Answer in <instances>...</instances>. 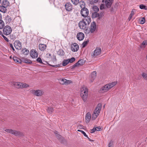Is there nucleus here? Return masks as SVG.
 <instances>
[{
  "label": "nucleus",
  "instance_id": "obj_1",
  "mask_svg": "<svg viewBox=\"0 0 147 147\" xmlns=\"http://www.w3.org/2000/svg\"><path fill=\"white\" fill-rule=\"evenodd\" d=\"M102 107V105L99 103L96 107L92 114V119L94 120L99 115Z\"/></svg>",
  "mask_w": 147,
  "mask_h": 147
},
{
  "label": "nucleus",
  "instance_id": "obj_2",
  "mask_svg": "<svg viewBox=\"0 0 147 147\" xmlns=\"http://www.w3.org/2000/svg\"><path fill=\"white\" fill-rule=\"evenodd\" d=\"M96 23L95 22H92L91 24L90 27L86 28L84 31V32L86 34H88L90 33H93L96 29Z\"/></svg>",
  "mask_w": 147,
  "mask_h": 147
},
{
  "label": "nucleus",
  "instance_id": "obj_3",
  "mask_svg": "<svg viewBox=\"0 0 147 147\" xmlns=\"http://www.w3.org/2000/svg\"><path fill=\"white\" fill-rule=\"evenodd\" d=\"M80 95L83 100L85 102L86 101L88 95V89L85 87H82L80 90Z\"/></svg>",
  "mask_w": 147,
  "mask_h": 147
},
{
  "label": "nucleus",
  "instance_id": "obj_4",
  "mask_svg": "<svg viewBox=\"0 0 147 147\" xmlns=\"http://www.w3.org/2000/svg\"><path fill=\"white\" fill-rule=\"evenodd\" d=\"M116 84V82H114L105 85L101 88L102 92H105L114 86Z\"/></svg>",
  "mask_w": 147,
  "mask_h": 147
},
{
  "label": "nucleus",
  "instance_id": "obj_5",
  "mask_svg": "<svg viewBox=\"0 0 147 147\" xmlns=\"http://www.w3.org/2000/svg\"><path fill=\"white\" fill-rule=\"evenodd\" d=\"M4 131L15 135L16 136H21L22 135V134L20 131L13 130L11 129H6Z\"/></svg>",
  "mask_w": 147,
  "mask_h": 147
},
{
  "label": "nucleus",
  "instance_id": "obj_6",
  "mask_svg": "<svg viewBox=\"0 0 147 147\" xmlns=\"http://www.w3.org/2000/svg\"><path fill=\"white\" fill-rule=\"evenodd\" d=\"M101 49L100 48H96L93 52L91 54V56L93 58H95L99 55L101 53Z\"/></svg>",
  "mask_w": 147,
  "mask_h": 147
},
{
  "label": "nucleus",
  "instance_id": "obj_7",
  "mask_svg": "<svg viewBox=\"0 0 147 147\" xmlns=\"http://www.w3.org/2000/svg\"><path fill=\"white\" fill-rule=\"evenodd\" d=\"M12 29L9 26H6L3 29V34L6 35L9 34L11 32Z\"/></svg>",
  "mask_w": 147,
  "mask_h": 147
},
{
  "label": "nucleus",
  "instance_id": "obj_8",
  "mask_svg": "<svg viewBox=\"0 0 147 147\" xmlns=\"http://www.w3.org/2000/svg\"><path fill=\"white\" fill-rule=\"evenodd\" d=\"M80 13L82 16L86 17L89 14V11L87 8L84 7L82 9Z\"/></svg>",
  "mask_w": 147,
  "mask_h": 147
},
{
  "label": "nucleus",
  "instance_id": "obj_9",
  "mask_svg": "<svg viewBox=\"0 0 147 147\" xmlns=\"http://www.w3.org/2000/svg\"><path fill=\"white\" fill-rule=\"evenodd\" d=\"M64 6L67 11H72L73 9V5L70 2H68L66 3Z\"/></svg>",
  "mask_w": 147,
  "mask_h": 147
},
{
  "label": "nucleus",
  "instance_id": "obj_10",
  "mask_svg": "<svg viewBox=\"0 0 147 147\" xmlns=\"http://www.w3.org/2000/svg\"><path fill=\"white\" fill-rule=\"evenodd\" d=\"M59 82L61 84H68L72 83L70 80H68L65 79H60L59 80Z\"/></svg>",
  "mask_w": 147,
  "mask_h": 147
},
{
  "label": "nucleus",
  "instance_id": "obj_11",
  "mask_svg": "<svg viewBox=\"0 0 147 147\" xmlns=\"http://www.w3.org/2000/svg\"><path fill=\"white\" fill-rule=\"evenodd\" d=\"M14 46L16 49L20 50L21 48V43L19 40H16L14 43Z\"/></svg>",
  "mask_w": 147,
  "mask_h": 147
},
{
  "label": "nucleus",
  "instance_id": "obj_12",
  "mask_svg": "<svg viewBox=\"0 0 147 147\" xmlns=\"http://www.w3.org/2000/svg\"><path fill=\"white\" fill-rule=\"evenodd\" d=\"M30 55L31 57L33 58H36L38 57V54L36 50L32 49L30 51Z\"/></svg>",
  "mask_w": 147,
  "mask_h": 147
},
{
  "label": "nucleus",
  "instance_id": "obj_13",
  "mask_svg": "<svg viewBox=\"0 0 147 147\" xmlns=\"http://www.w3.org/2000/svg\"><path fill=\"white\" fill-rule=\"evenodd\" d=\"M85 63L83 59H81L78 61V62L75 63L73 66V68H75L76 67H78L83 65Z\"/></svg>",
  "mask_w": 147,
  "mask_h": 147
},
{
  "label": "nucleus",
  "instance_id": "obj_14",
  "mask_svg": "<svg viewBox=\"0 0 147 147\" xmlns=\"http://www.w3.org/2000/svg\"><path fill=\"white\" fill-rule=\"evenodd\" d=\"M79 48L78 45L76 43H74L71 47V50L73 52H76L78 51Z\"/></svg>",
  "mask_w": 147,
  "mask_h": 147
},
{
  "label": "nucleus",
  "instance_id": "obj_15",
  "mask_svg": "<svg viewBox=\"0 0 147 147\" xmlns=\"http://www.w3.org/2000/svg\"><path fill=\"white\" fill-rule=\"evenodd\" d=\"M113 1V0H105L104 2L106 7L108 8H109L111 7Z\"/></svg>",
  "mask_w": 147,
  "mask_h": 147
},
{
  "label": "nucleus",
  "instance_id": "obj_16",
  "mask_svg": "<svg viewBox=\"0 0 147 147\" xmlns=\"http://www.w3.org/2000/svg\"><path fill=\"white\" fill-rule=\"evenodd\" d=\"M79 26L81 29H85L87 26L86 23L84 22L82 20L80 21L78 23Z\"/></svg>",
  "mask_w": 147,
  "mask_h": 147
},
{
  "label": "nucleus",
  "instance_id": "obj_17",
  "mask_svg": "<svg viewBox=\"0 0 147 147\" xmlns=\"http://www.w3.org/2000/svg\"><path fill=\"white\" fill-rule=\"evenodd\" d=\"M96 71L92 72L90 76V81L92 82L95 79L96 76Z\"/></svg>",
  "mask_w": 147,
  "mask_h": 147
},
{
  "label": "nucleus",
  "instance_id": "obj_18",
  "mask_svg": "<svg viewBox=\"0 0 147 147\" xmlns=\"http://www.w3.org/2000/svg\"><path fill=\"white\" fill-rule=\"evenodd\" d=\"M84 37V34L82 32H80L77 34V38L79 40H82Z\"/></svg>",
  "mask_w": 147,
  "mask_h": 147
},
{
  "label": "nucleus",
  "instance_id": "obj_19",
  "mask_svg": "<svg viewBox=\"0 0 147 147\" xmlns=\"http://www.w3.org/2000/svg\"><path fill=\"white\" fill-rule=\"evenodd\" d=\"M82 20L83 21L86 23L87 25H88L91 22V18L90 17L86 16Z\"/></svg>",
  "mask_w": 147,
  "mask_h": 147
},
{
  "label": "nucleus",
  "instance_id": "obj_20",
  "mask_svg": "<svg viewBox=\"0 0 147 147\" xmlns=\"http://www.w3.org/2000/svg\"><path fill=\"white\" fill-rule=\"evenodd\" d=\"M13 85L17 88H22V83L18 82H13Z\"/></svg>",
  "mask_w": 147,
  "mask_h": 147
},
{
  "label": "nucleus",
  "instance_id": "obj_21",
  "mask_svg": "<svg viewBox=\"0 0 147 147\" xmlns=\"http://www.w3.org/2000/svg\"><path fill=\"white\" fill-rule=\"evenodd\" d=\"M91 117V115L90 113H87L85 119L86 122L87 123H88L90 121Z\"/></svg>",
  "mask_w": 147,
  "mask_h": 147
},
{
  "label": "nucleus",
  "instance_id": "obj_22",
  "mask_svg": "<svg viewBox=\"0 0 147 147\" xmlns=\"http://www.w3.org/2000/svg\"><path fill=\"white\" fill-rule=\"evenodd\" d=\"M7 7L1 5H0V11L3 13H5L7 11Z\"/></svg>",
  "mask_w": 147,
  "mask_h": 147
},
{
  "label": "nucleus",
  "instance_id": "obj_23",
  "mask_svg": "<svg viewBox=\"0 0 147 147\" xmlns=\"http://www.w3.org/2000/svg\"><path fill=\"white\" fill-rule=\"evenodd\" d=\"M46 45L44 44H40L38 46L39 49L42 51H44L46 49Z\"/></svg>",
  "mask_w": 147,
  "mask_h": 147
},
{
  "label": "nucleus",
  "instance_id": "obj_24",
  "mask_svg": "<svg viewBox=\"0 0 147 147\" xmlns=\"http://www.w3.org/2000/svg\"><path fill=\"white\" fill-rule=\"evenodd\" d=\"M9 2L7 0L3 1L1 5L7 7L9 6Z\"/></svg>",
  "mask_w": 147,
  "mask_h": 147
},
{
  "label": "nucleus",
  "instance_id": "obj_25",
  "mask_svg": "<svg viewBox=\"0 0 147 147\" xmlns=\"http://www.w3.org/2000/svg\"><path fill=\"white\" fill-rule=\"evenodd\" d=\"M21 52L24 55H27L29 53V50L26 48L23 49Z\"/></svg>",
  "mask_w": 147,
  "mask_h": 147
},
{
  "label": "nucleus",
  "instance_id": "obj_26",
  "mask_svg": "<svg viewBox=\"0 0 147 147\" xmlns=\"http://www.w3.org/2000/svg\"><path fill=\"white\" fill-rule=\"evenodd\" d=\"M12 18L7 15L5 17V22L7 23H10L12 20Z\"/></svg>",
  "mask_w": 147,
  "mask_h": 147
},
{
  "label": "nucleus",
  "instance_id": "obj_27",
  "mask_svg": "<svg viewBox=\"0 0 147 147\" xmlns=\"http://www.w3.org/2000/svg\"><path fill=\"white\" fill-rule=\"evenodd\" d=\"M34 94L36 96H40L42 94V92L41 90H37L35 92Z\"/></svg>",
  "mask_w": 147,
  "mask_h": 147
},
{
  "label": "nucleus",
  "instance_id": "obj_28",
  "mask_svg": "<svg viewBox=\"0 0 147 147\" xmlns=\"http://www.w3.org/2000/svg\"><path fill=\"white\" fill-rule=\"evenodd\" d=\"M13 59L14 61L16 63H21V60L19 58L16 57H13Z\"/></svg>",
  "mask_w": 147,
  "mask_h": 147
},
{
  "label": "nucleus",
  "instance_id": "obj_29",
  "mask_svg": "<svg viewBox=\"0 0 147 147\" xmlns=\"http://www.w3.org/2000/svg\"><path fill=\"white\" fill-rule=\"evenodd\" d=\"M57 54L60 56H63L65 54L64 51L62 49H59L57 52Z\"/></svg>",
  "mask_w": 147,
  "mask_h": 147
},
{
  "label": "nucleus",
  "instance_id": "obj_30",
  "mask_svg": "<svg viewBox=\"0 0 147 147\" xmlns=\"http://www.w3.org/2000/svg\"><path fill=\"white\" fill-rule=\"evenodd\" d=\"M5 26L4 22L2 20H0V29H2Z\"/></svg>",
  "mask_w": 147,
  "mask_h": 147
},
{
  "label": "nucleus",
  "instance_id": "obj_31",
  "mask_svg": "<svg viewBox=\"0 0 147 147\" xmlns=\"http://www.w3.org/2000/svg\"><path fill=\"white\" fill-rule=\"evenodd\" d=\"M72 3L75 5H77L79 3V0H71Z\"/></svg>",
  "mask_w": 147,
  "mask_h": 147
},
{
  "label": "nucleus",
  "instance_id": "obj_32",
  "mask_svg": "<svg viewBox=\"0 0 147 147\" xmlns=\"http://www.w3.org/2000/svg\"><path fill=\"white\" fill-rule=\"evenodd\" d=\"M69 60L68 59L64 60L62 63V65L63 66H65L67 65L69 63Z\"/></svg>",
  "mask_w": 147,
  "mask_h": 147
},
{
  "label": "nucleus",
  "instance_id": "obj_33",
  "mask_svg": "<svg viewBox=\"0 0 147 147\" xmlns=\"http://www.w3.org/2000/svg\"><path fill=\"white\" fill-rule=\"evenodd\" d=\"M53 109L51 107L48 108L47 109V112L50 114L51 113L53 112Z\"/></svg>",
  "mask_w": 147,
  "mask_h": 147
},
{
  "label": "nucleus",
  "instance_id": "obj_34",
  "mask_svg": "<svg viewBox=\"0 0 147 147\" xmlns=\"http://www.w3.org/2000/svg\"><path fill=\"white\" fill-rule=\"evenodd\" d=\"M145 22V19L144 18H142L140 19V23L141 24H144Z\"/></svg>",
  "mask_w": 147,
  "mask_h": 147
},
{
  "label": "nucleus",
  "instance_id": "obj_35",
  "mask_svg": "<svg viewBox=\"0 0 147 147\" xmlns=\"http://www.w3.org/2000/svg\"><path fill=\"white\" fill-rule=\"evenodd\" d=\"M147 45V40H145L143 41L142 44V47H145V46Z\"/></svg>",
  "mask_w": 147,
  "mask_h": 147
},
{
  "label": "nucleus",
  "instance_id": "obj_36",
  "mask_svg": "<svg viewBox=\"0 0 147 147\" xmlns=\"http://www.w3.org/2000/svg\"><path fill=\"white\" fill-rule=\"evenodd\" d=\"M143 78L145 80L147 79V74L146 73H143L142 74Z\"/></svg>",
  "mask_w": 147,
  "mask_h": 147
},
{
  "label": "nucleus",
  "instance_id": "obj_37",
  "mask_svg": "<svg viewBox=\"0 0 147 147\" xmlns=\"http://www.w3.org/2000/svg\"><path fill=\"white\" fill-rule=\"evenodd\" d=\"M69 63H72L75 60V59L74 57H72L70 59H68Z\"/></svg>",
  "mask_w": 147,
  "mask_h": 147
},
{
  "label": "nucleus",
  "instance_id": "obj_38",
  "mask_svg": "<svg viewBox=\"0 0 147 147\" xmlns=\"http://www.w3.org/2000/svg\"><path fill=\"white\" fill-rule=\"evenodd\" d=\"M93 9L95 12L98 11L99 9L98 8L97 6H94L93 7Z\"/></svg>",
  "mask_w": 147,
  "mask_h": 147
},
{
  "label": "nucleus",
  "instance_id": "obj_39",
  "mask_svg": "<svg viewBox=\"0 0 147 147\" xmlns=\"http://www.w3.org/2000/svg\"><path fill=\"white\" fill-rule=\"evenodd\" d=\"M29 85L27 84L22 83V88H26Z\"/></svg>",
  "mask_w": 147,
  "mask_h": 147
},
{
  "label": "nucleus",
  "instance_id": "obj_40",
  "mask_svg": "<svg viewBox=\"0 0 147 147\" xmlns=\"http://www.w3.org/2000/svg\"><path fill=\"white\" fill-rule=\"evenodd\" d=\"M146 6L142 4H141L140 5V8L141 9H146Z\"/></svg>",
  "mask_w": 147,
  "mask_h": 147
},
{
  "label": "nucleus",
  "instance_id": "obj_41",
  "mask_svg": "<svg viewBox=\"0 0 147 147\" xmlns=\"http://www.w3.org/2000/svg\"><path fill=\"white\" fill-rule=\"evenodd\" d=\"M93 16L94 18H96L98 17L99 14L98 13L96 12H95L93 14Z\"/></svg>",
  "mask_w": 147,
  "mask_h": 147
},
{
  "label": "nucleus",
  "instance_id": "obj_42",
  "mask_svg": "<svg viewBox=\"0 0 147 147\" xmlns=\"http://www.w3.org/2000/svg\"><path fill=\"white\" fill-rule=\"evenodd\" d=\"M88 41H84L82 44L83 47H84L87 45Z\"/></svg>",
  "mask_w": 147,
  "mask_h": 147
},
{
  "label": "nucleus",
  "instance_id": "obj_43",
  "mask_svg": "<svg viewBox=\"0 0 147 147\" xmlns=\"http://www.w3.org/2000/svg\"><path fill=\"white\" fill-rule=\"evenodd\" d=\"M24 62L26 63H31V61L28 60V59H25L24 61Z\"/></svg>",
  "mask_w": 147,
  "mask_h": 147
},
{
  "label": "nucleus",
  "instance_id": "obj_44",
  "mask_svg": "<svg viewBox=\"0 0 147 147\" xmlns=\"http://www.w3.org/2000/svg\"><path fill=\"white\" fill-rule=\"evenodd\" d=\"M82 4L80 3V7L82 9L83 8L85 7H84V5H85V3L84 1H82Z\"/></svg>",
  "mask_w": 147,
  "mask_h": 147
},
{
  "label": "nucleus",
  "instance_id": "obj_45",
  "mask_svg": "<svg viewBox=\"0 0 147 147\" xmlns=\"http://www.w3.org/2000/svg\"><path fill=\"white\" fill-rule=\"evenodd\" d=\"M105 5L103 4H101L100 6V9H103L105 8Z\"/></svg>",
  "mask_w": 147,
  "mask_h": 147
},
{
  "label": "nucleus",
  "instance_id": "obj_46",
  "mask_svg": "<svg viewBox=\"0 0 147 147\" xmlns=\"http://www.w3.org/2000/svg\"><path fill=\"white\" fill-rule=\"evenodd\" d=\"M135 9H133L131 12V13L130 14V15L131 16H132L135 13Z\"/></svg>",
  "mask_w": 147,
  "mask_h": 147
},
{
  "label": "nucleus",
  "instance_id": "obj_47",
  "mask_svg": "<svg viewBox=\"0 0 147 147\" xmlns=\"http://www.w3.org/2000/svg\"><path fill=\"white\" fill-rule=\"evenodd\" d=\"M36 61L40 63H42V60L40 58H39V57L37 59Z\"/></svg>",
  "mask_w": 147,
  "mask_h": 147
},
{
  "label": "nucleus",
  "instance_id": "obj_48",
  "mask_svg": "<svg viewBox=\"0 0 147 147\" xmlns=\"http://www.w3.org/2000/svg\"><path fill=\"white\" fill-rule=\"evenodd\" d=\"M2 36H3L4 40H5L7 42H8L9 40L6 37L4 36L3 34L2 35Z\"/></svg>",
  "mask_w": 147,
  "mask_h": 147
},
{
  "label": "nucleus",
  "instance_id": "obj_49",
  "mask_svg": "<svg viewBox=\"0 0 147 147\" xmlns=\"http://www.w3.org/2000/svg\"><path fill=\"white\" fill-rule=\"evenodd\" d=\"M81 133L84 135L87 138H88V136L86 134L85 132L82 131H81Z\"/></svg>",
  "mask_w": 147,
  "mask_h": 147
},
{
  "label": "nucleus",
  "instance_id": "obj_50",
  "mask_svg": "<svg viewBox=\"0 0 147 147\" xmlns=\"http://www.w3.org/2000/svg\"><path fill=\"white\" fill-rule=\"evenodd\" d=\"M96 129L94 127L93 129L91 130L90 132L92 133H93L96 131Z\"/></svg>",
  "mask_w": 147,
  "mask_h": 147
},
{
  "label": "nucleus",
  "instance_id": "obj_51",
  "mask_svg": "<svg viewBox=\"0 0 147 147\" xmlns=\"http://www.w3.org/2000/svg\"><path fill=\"white\" fill-rule=\"evenodd\" d=\"M9 46L10 47H11V48L12 49V50L14 51L15 50L14 49V47H13V45L12 44H9Z\"/></svg>",
  "mask_w": 147,
  "mask_h": 147
},
{
  "label": "nucleus",
  "instance_id": "obj_52",
  "mask_svg": "<svg viewBox=\"0 0 147 147\" xmlns=\"http://www.w3.org/2000/svg\"><path fill=\"white\" fill-rule=\"evenodd\" d=\"M95 129H96V131H100V128L99 127H95Z\"/></svg>",
  "mask_w": 147,
  "mask_h": 147
},
{
  "label": "nucleus",
  "instance_id": "obj_53",
  "mask_svg": "<svg viewBox=\"0 0 147 147\" xmlns=\"http://www.w3.org/2000/svg\"><path fill=\"white\" fill-rule=\"evenodd\" d=\"M51 66H52L53 67H58V65H51Z\"/></svg>",
  "mask_w": 147,
  "mask_h": 147
},
{
  "label": "nucleus",
  "instance_id": "obj_54",
  "mask_svg": "<svg viewBox=\"0 0 147 147\" xmlns=\"http://www.w3.org/2000/svg\"><path fill=\"white\" fill-rule=\"evenodd\" d=\"M112 146V144L111 142L109 143L108 144V147H111Z\"/></svg>",
  "mask_w": 147,
  "mask_h": 147
},
{
  "label": "nucleus",
  "instance_id": "obj_55",
  "mask_svg": "<svg viewBox=\"0 0 147 147\" xmlns=\"http://www.w3.org/2000/svg\"><path fill=\"white\" fill-rule=\"evenodd\" d=\"M132 16H131L129 15V17L128 18V20H129V21H130L131 20V19L132 18Z\"/></svg>",
  "mask_w": 147,
  "mask_h": 147
},
{
  "label": "nucleus",
  "instance_id": "obj_56",
  "mask_svg": "<svg viewBox=\"0 0 147 147\" xmlns=\"http://www.w3.org/2000/svg\"><path fill=\"white\" fill-rule=\"evenodd\" d=\"M132 16H131L129 15V17L128 18V20H129V21H130L131 20V19L132 18Z\"/></svg>",
  "mask_w": 147,
  "mask_h": 147
},
{
  "label": "nucleus",
  "instance_id": "obj_57",
  "mask_svg": "<svg viewBox=\"0 0 147 147\" xmlns=\"http://www.w3.org/2000/svg\"><path fill=\"white\" fill-rule=\"evenodd\" d=\"M92 1L95 3L97 2L98 1V0H92Z\"/></svg>",
  "mask_w": 147,
  "mask_h": 147
},
{
  "label": "nucleus",
  "instance_id": "obj_58",
  "mask_svg": "<svg viewBox=\"0 0 147 147\" xmlns=\"http://www.w3.org/2000/svg\"><path fill=\"white\" fill-rule=\"evenodd\" d=\"M2 19V16L1 14L0 13V20H1Z\"/></svg>",
  "mask_w": 147,
  "mask_h": 147
},
{
  "label": "nucleus",
  "instance_id": "obj_59",
  "mask_svg": "<svg viewBox=\"0 0 147 147\" xmlns=\"http://www.w3.org/2000/svg\"><path fill=\"white\" fill-rule=\"evenodd\" d=\"M3 33L0 30V34L2 35L3 34Z\"/></svg>",
  "mask_w": 147,
  "mask_h": 147
},
{
  "label": "nucleus",
  "instance_id": "obj_60",
  "mask_svg": "<svg viewBox=\"0 0 147 147\" xmlns=\"http://www.w3.org/2000/svg\"><path fill=\"white\" fill-rule=\"evenodd\" d=\"M78 131H80V132H81V131H82L78 129Z\"/></svg>",
  "mask_w": 147,
  "mask_h": 147
},
{
  "label": "nucleus",
  "instance_id": "obj_61",
  "mask_svg": "<svg viewBox=\"0 0 147 147\" xmlns=\"http://www.w3.org/2000/svg\"><path fill=\"white\" fill-rule=\"evenodd\" d=\"M88 139H89V140H90V141H91V140H90V139L88 137Z\"/></svg>",
  "mask_w": 147,
  "mask_h": 147
},
{
  "label": "nucleus",
  "instance_id": "obj_62",
  "mask_svg": "<svg viewBox=\"0 0 147 147\" xmlns=\"http://www.w3.org/2000/svg\"><path fill=\"white\" fill-rule=\"evenodd\" d=\"M88 139H89V140H90V141H91V140H90V139L88 137Z\"/></svg>",
  "mask_w": 147,
  "mask_h": 147
},
{
  "label": "nucleus",
  "instance_id": "obj_63",
  "mask_svg": "<svg viewBox=\"0 0 147 147\" xmlns=\"http://www.w3.org/2000/svg\"><path fill=\"white\" fill-rule=\"evenodd\" d=\"M1 0H0V3H1Z\"/></svg>",
  "mask_w": 147,
  "mask_h": 147
},
{
  "label": "nucleus",
  "instance_id": "obj_64",
  "mask_svg": "<svg viewBox=\"0 0 147 147\" xmlns=\"http://www.w3.org/2000/svg\"><path fill=\"white\" fill-rule=\"evenodd\" d=\"M102 2H104V0H102Z\"/></svg>",
  "mask_w": 147,
  "mask_h": 147
}]
</instances>
